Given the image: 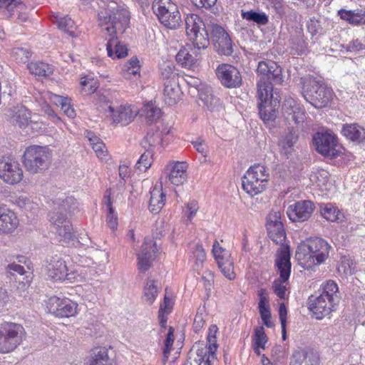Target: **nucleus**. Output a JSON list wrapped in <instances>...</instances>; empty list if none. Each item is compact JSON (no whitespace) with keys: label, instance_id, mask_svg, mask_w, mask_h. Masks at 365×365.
<instances>
[{"label":"nucleus","instance_id":"ea45409f","mask_svg":"<svg viewBox=\"0 0 365 365\" xmlns=\"http://www.w3.org/2000/svg\"><path fill=\"white\" fill-rule=\"evenodd\" d=\"M28 68L31 74L43 77L48 76L53 72L52 66L42 61L31 62L28 65Z\"/></svg>","mask_w":365,"mask_h":365},{"label":"nucleus","instance_id":"13d9d810","mask_svg":"<svg viewBox=\"0 0 365 365\" xmlns=\"http://www.w3.org/2000/svg\"><path fill=\"white\" fill-rule=\"evenodd\" d=\"M212 252L217 263L230 258V255L222 246H220V243L217 240L213 243Z\"/></svg>","mask_w":365,"mask_h":365},{"label":"nucleus","instance_id":"4468645a","mask_svg":"<svg viewBox=\"0 0 365 365\" xmlns=\"http://www.w3.org/2000/svg\"><path fill=\"white\" fill-rule=\"evenodd\" d=\"M159 253L156 241L151 238H145L138 256V267L140 272H147L152 266Z\"/></svg>","mask_w":365,"mask_h":365},{"label":"nucleus","instance_id":"e2e57ef3","mask_svg":"<svg viewBox=\"0 0 365 365\" xmlns=\"http://www.w3.org/2000/svg\"><path fill=\"white\" fill-rule=\"evenodd\" d=\"M192 257L195 259L196 265L198 267L202 264L206 259V254L205 250L200 245H195L192 249Z\"/></svg>","mask_w":365,"mask_h":365},{"label":"nucleus","instance_id":"2f4dec72","mask_svg":"<svg viewBox=\"0 0 365 365\" xmlns=\"http://www.w3.org/2000/svg\"><path fill=\"white\" fill-rule=\"evenodd\" d=\"M165 194L163 192L162 186H155L150 192L149 210L153 214H158L165 205Z\"/></svg>","mask_w":365,"mask_h":365},{"label":"nucleus","instance_id":"a211bd4d","mask_svg":"<svg viewBox=\"0 0 365 365\" xmlns=\"http://www.w3.org/2000/svg\"><path fill=\"white\" fill-rule=\"evenodd\" d=\"M216 75L221 83L227 88H237L242 85V78L235 66L222 63L217 66Z\"/></svg>","mask_w":365,"mask_h":365},{"label":"nucleus","instance_id":"a19ab883","mask_svg":"<svg viewBox=\"0 0 365 365\" xmlns=\"http://www.w3.org/2000/svg\"><path fill=\"white\" fill-rule=\"evenodd\" d=\"M298 140V134L293 129L282 137L279 142V146L284 154H287L293 149Z\"/></svg>","mask_w":365,"mask_h":365},{"label":"nucleus","instance_id":"aec40b11","mask_svg":"<svg viewBox=\"0 0 365 365\" xmlns=\"http://www.w3.org/2000/svg\"><path fill=\"white\" fill-rule=\"evenodd\" d=\"M280 218L279 212H273L269 215L267 219L268 235L276 244H283L286 238L285 231Z\"/></svg>","mask_w":365,"mask_h":365},{"label":"nucleus","instance_id":"f704fd0d","mask_svg":"<svg viewBox=\"0 0 365 365\" xmlns=\"http://www.w3.org/2000/svg\"><path fill=\"white\" fill-rule=\"evenodd\" d=\"M265 290L262 289L259 292V301L258 304L259 312L264 324L267 327H272L273 323L271 321V312L265 295Z\"/></svg>","mask_w":365,"mask_h":365},{"label":"nucleus","instance_id":"c85d7f7f","mask_svg":"<svg viewBox=\"0 0 365 365\" xmlns=\"http://www.w3.org/2000/svg\"><path fill=\"white\" fill-rule=\"evenodd\" d=\"M266 182L254 178V175L245 174L242 185L244 190L250 196L253 197L263 192L266 187Z\"/></svg>","mask_w":365,"mask_h":365},{"label":"nucleus","instance_id":"603ef678","mask_svg":"<svg viewBox=\"0 0 365 365\" xmlns=\"http://www.w3.org/2000/svg\"><path fill=\"white\" fill-rule=\"evenodd\" d=\"M55 19V23L57 24L61 30L69 34L71 36L74 35L76 26L74 21L71 18L68 16L58 18L56 16Z\"/></svg>","mask_w":365,"mask_h":365},{"label":"nucleus","instance_id":"052dcab7","mask_svg":"<svg viewBox=\"0 0 365 365\" xmlns=\"http://www.w3.org/2000/svg\"><path fill=\"white\" fill-rule=\"evenodd\" d=\"M144 112L146 118L150 121L156 120L161 115V110L153 103L146 104L144 106Z\"/></svg>","mask_w":365,"mask_h":365},{"label":"nucleus","instance_id":"58836bf2","mask_svg":"<svg viewBox=\"0 0 365 365\" xmlns=\"http://www.w3.org/2000/svg\"><path fill=\"white\" fill-rule=\"evenodd\" d=\"M185 26L186 33L188 36L205 28V24L202 19L194 14L187 15L185 18Z\"/></svg>","mask_w":365,"mask_h":365},{"label":"nucleus","instance_id":"c9c22d12","mask_svg":"<svg viewBox=\"0 0 365 365\" xmlns=\"http://www.w3.org/2000/svg\"><path fill=\"white\" fill-rule=\"evenodd\" d=\"M159 289L158 282L154 279H148L144 287L143 295L142 297L143 302L148 305H152L158 294Z\"/></svg>","mask_w":365,"mask_h":365},{"label":"nucleus","instance_id":"72a5a7b5","mask_svg":"<svg viewBox=\"0 0 365 365\" xmlns=\"http://www.w3.org/2000/svg\"><path fill=\"white\" fill-rule=\"evenodd\" d=\"M217 331V327L216 325H212L209 329V334L207 336L208 345L204 346L203 344H196L193 348L197 349V345L200 346V349H206V355L209 356L211 359H216L215 352L217 349L216 333Z\"/></svg>","mask_w":365,"mask_h":365},{"label":"nucleus","instance_id":"7ed1b4c3","mask_svg":"<svg viewBox=\"0 0 365 365\" xmlns=\"http://www.w3.org/2000/svg\"><path fill=\"white\" fill-rule=\"evenodd\" d=\"M329 249V245L322 238H311L298 246L295 257L302 267L309 269L325 261Z\"/></svg>","mask_w":365,"mask_h":365},{"label":"nucleus","instance_id":"774afa93","mask_svg":"<svg viewBox=\"0 0 365 365\" xmlns=\"http://www.w3.org/2000/svg\"><path fill=\"white\" fill-rule=\"evenodd\" d=\"M10 302V297L7 290L0 287V312L4 310Z\"/></svg>","mask_w":365,"mask_h":365},{"label":"nucleus","instance_id":"5fc2aeb1","mask_svg":"<svg viewBox=\"0 0 365 365\" xmlns=\"http://www.w3.org/2000/svg\"><path fill=\"white\" fill-rule=\"evenodd\" d=\"M195 354L196 357L192 358V354H190L183 365H202L207 356L206 349H200V346L197 345Z\"/></svg>","mask_w":365,"mask_h":365},{"label":"nucleus","instance_id":"2eb2a0df","mask_svg":"<svg viewBox=\"0 0 365 365\" xmlns=\"http://www.w3.org/2000/svg\"><path fill=\"white\" fill-rule=\"evenodd\" d=\"M23 178V171L19 163L9 157L0 159V178L9 184L19 182Z\"/></svg>","mask_w":365,"mask_h":365},{"label":"nucleus","instance_id":"680f3d73","mask_svg":"<svg viewBox=\"0 0 365 365\" xmlns=\"http://www.w3.org/2000/svg\"><path fill=\"white\" fill-rule=\"evenodd\" d=\"M174 342V329L172 327H169L168 332L165 340V346L163 348V356L165 359L168 358L172 346Z\"/></svg>","mask_w":365,"mask_h":365},{"label":"nucleus","instance_id":"4d7b16f0","mask_svg":"<svg viewBox=\"0 0 365 365\" xmlns=\"http://www.w3.org/2000/svg\"><path fill=\"white\" fill-rule=\"evenodd\" d=\"M145 150L136 163V168L140 171H146L152 164L153 150Z\"/></svg>","mask_w":365,"mask_h":365},{"label":"nucleus","instance_id":"a878e982","mask_svg":"<svg viewBox=\"0 0 365 365\" xmlns=\"http://www.w3.org/2000/svg\"><path fill=\"white\" fill-rule=\"evenodd\" d=\"M182 92L180 87V81L164 82L163 99L168 106L176 104L181 98Z\"/></svg>","mask_w":365,"mask_h":365},{"label":"nucleus","instance_id":"412c9836","mask_svg":"<svg viewBox=\"0 0 365 365\" xmlns=\"http://www.w3.org/2000/svg\"><path fill=\"white\" fill-rule=\"evenodd\" d=\"M46 275L55 281L68 279L66 262L58 256L52 257L46 266Z\"/></svg>","mask_w":365,"mask_h":365},{"label":"nucleus","instance_id":"bb28decb","mask_svg":"<svg viewBox=\"0 0 365 365\" xmlns=\"http://www.w3.org/2000/svg\"><path fill=\"white\" fill-rule=\"evenodd\" d=\"M186 169L187 167L183 163L177 162L170 165L167 168L169 173L166 175V178L174 185H182L187 180Z\"/></svg>","mask_w":365,"mask_h":365},{"label":"nucleus","instance_id":"c03bdc74","mask_svg":"<svg viewBox=\"0 0 365 365\" xmlns=\"http://www.w3.org/2000/svg\"><path fill=\"white\" fill-rule=\"evenodd\" d=\"M140 65L136 56L132 57L122 68V75L125 78H130L131 76H137L140 73Z\"/></svg>","mask_w":365,"mask_h":365},{"label":"nucleus","instance_id":"393cba45","mask_svg":"<svg viewBox=\"0 0 365 365\" xmlns=\"http://www.w3.org/2000/svg\"><path fill=\"white\" fill-rule=\"evenodd\" d=\"M8 115L10 122L20 128H25L29 123L33 124V121L31 120V112L21 104H18L11 108ZM34 124H36V123H34Z\"/></svg>","mask_w":365,"mask_h":365},{"label":"nucleus","instance_id":"c756f323","mask_svg":"<svg viewBox=\"0 0 365 365\" xmlns=\"http://www.w3.org/2000/svg\"><path fill=\"white\" fill-rule=\"evenodd\" d=\"M341 133L344 136L358 143L365 142V128L357 123L344 124Z\"/></svg>","mask_w":365,"mask_h":365},{"label":"nucleus","instance_id":"37998d69","mask_svg":"<svg viewBox=\"0 0 365 365\" xmlns=\"http://www.w3.org/2000/svg\"><path fill=\"white\" fill-rule=\"evenodd\" d=\"M199 97L203 105L210 110H214L220 105V98L215 96L210 89L207 88L205 91H201Z\"/></svg>","mask_w":365,"mask_h":365},{"label":"nucleus","instance_id":"8fccbe9b","mask_svg":"<svg viewBox=\"0 0 365 365\" xmlns=\"http://www.w3.org/2000/svg\"><path fill=\"white\" fill-rule=\"evenodd\" d=\"M254 349L257 354L259 355V348L265 349V344L267 341V336L264 332L263 327H258L255 329L254 335Z\"/></svg>","mask_w":365,"mask_h":365},{"label":"nucleus","instance_id":"f8f14e48","mask_svg":"<svg viewBox=\"0 0 365 365\" xmlns=\"http://www.w3.org/2000/svg\"><path fill=\"white\" fill-rule=\"evenodd\" d=\"M259 101L258 104L260 118L264 123L273 121L277 116L279 100L274 97L272 91H262V96L257 93Z\"/></svg>","mask_w":365,"mask_h":365},{"label":"nucleus","instance_id":"49530a36","mask_svg":"<svg viewBox=\"0 0 365 365\" xmlns=\"http://www.w3.org/2000/svg\"><path fill=\"white\" fill-rule=\"evenodd\" d=\"M160 76L165 82H172L180 80L178 73L175 71L173 62H165L160 66Z\"/></svg>","mask_w":365,"mask_h":365},{"label":"nucleus","instance_id":"4be33fe9","mask_svg":"<svg viewBox=\"0 0 365 365\" xmlns=\"http://www.w3.org/2000/svg\"><path fill=\"white\" fill-rule=\"evenodd\" d=\"M170 130L163 124L155 125L150 128L147 135L141 141V146L144 149L153 150L163 142V137L169 134Z\"/></svg>","mask_w":365,"mask_h":365},{"label":"nucleus","instance_id":"69168bd1","mask_svg":"<svg viewBox=\"0 0 365 365\" xmlns=\"http://www.w3.org/2000/svg\"><path fill=\"white\" fill-rule=\"evenodd\" d=\"M106 205L108 210V214L107 216V223L110 229L114 230L117 227L118 222L117 217L114 214L113 209L111 206L110 198L107 200Z\"/></svg>","mask_w":365,"mask_h":365},{"label":"nucleus","instance_id":"cd10ccee","mask_svg":"<svg viewBox=\"0 0 365 365\" xmlns=\"http://www.w3.org/2000/svg\"><path fill=\"white\" fill-rule=\"evenodd\" d=\"M18 225L19 220L14 212L0 208V233H11Z\"/></svg>","mask_w":365,"mask_h":365},{"label":"nucleus","instance_id":"79ce46f5","mask_svg":"<svg viewBox=\"0 0 365 365\" xmlns=\"http://www.w3.org/2000/svg\"><path fill=\"white\" fill-rule=\"evenodd\" d=\"M192 41L194 46L197 49L207 48L210 44L207 31L205 28L188 36Z\"/></svg>","mask_w":365,"mask_h":365},{"label":"nucleus","instance_id":"423d86ee","mask_svg":"<svg viewBox=\"0 0 365 365\" xmlns=\"http://www.w3.org/2000/svg\"><path fill=\"white\" fill-rule=\"evenodd\" d=\"M257 93L262 96V91H273L272 83L281 84L283 81L282 69L272 61H261L257 68Z\"/></svg>","mask_w":365,"mask_h":365},{"label":"nucleus","instance_id":"f257e3e1","mask_svg":"<svg viewBox=\"0 0 365 365\" xmlns=\"http://www.w3.org/2000/svg\"><path fill=\"white\" fill-rule=\"evenodd\" d=\"M101 10L98 13V26L106 31L109 38L106 44L107 53L113 59L128 56V48L115 37L118 33H123L130 23L129 11L113 0L101 1Z\"/></svg>","mask_w":365,"mask_h":365},{"label":"nucleus","instance_id":"9b49d317","mask_svg":"<svg viewBox=\"0 0 365 365\" xmlns=\"http://www.w3.org/2000/svg\"><path fill=\"white\" fill-rule=\"evenodd\" d=\"M316 150L330 159L339 155L337 137L331 131L317 132L312 138Z\"/></svg>","mask_w":365,"mask_h":365},{"label":"nucleus","instance_id":"dca6fc26","mask_svg":"<svg viewBox=\"0 0 365 365\" xmlns=\"http://www.w3.org/2000/svg\"><path fill=\"white\" fill-rule=\"evenodd\" d=\"M212 39L216 51L221 55L230 56L233 52L232 43L225 30L217 24L210 26Z\"/></svg>","mask_w":365,"mask_h":365},{"label":"nucleus","instance_id":"e433bc0d","mask_svg":"<svg viewBox=\"0 0 365 365\" xmlns=\"http://www.w3.org/2000/svg\"><path fill=\"white\" fill-rule=\"evenodd\" d=\"M241 16L248 22L256 24L258 26H264L269 21L268 16L262 11L255 10L241 11Z\"/></svg>","mask_w":365,"mask_h":365},{"label":"nucleus","instance_id":"39448f33","mask_svg":"<svg viewBox=\"0 0 365 365\" xmlns=\"http://www.w3.org/2000/svg\"><path fill=\"white\" fill-rule=\"evenodd\" d=\"M302 95L304 99L317 108L328 106L334 96L333 91L324 81L311 76L302 78Z\"/></svg>","mask_w":365,"mask_h":365},{"label":"nucleus","instance_id":"9d476101","mask_svg":"<svg viewBox=\"0 0 365 365\" xmlns=\"http://www.w3.org/2000/svg\"><path fill=\"white\" fill-rule=\"evenodd\" d=\"M275 261L279 278L274 281L272 289L278 297L284 299L287 296V285L291 273L290 253L288 247H282L278 250Z\"/></svg>","mask_w":365,"mask_h":365},{"label":"nucleus","instance_id":"473e14b6","mask_svg":"<svg viewBox=\"0 0 365 365\" xmlns=\"http://www.w3.org/2000/svg\"><path fill=\"white\" fill-rule=\"evenodd\" d=\"M320 212L324 219L330 222H341L345 219V216L341 211L331 203L322 204L320 205Z\"/></svg>","mask_w":365,"mask_h":365},{"label":"nucleus","instance_id":"5701e85b","mask_svg":"<svg viewBox=\"0 0 365 365\" xmlns=\"http://www.w3.org/2000/svg\"><path fill=\"white\" fill-rule=\"evenodd\" d=\"M282 110L284 118L289 122L293 121L296 124H299L305 119L304 111L292 98L284 100Z\"/></svg>","mask_w":365,"mask_h":365},{"label":"nucleus","instance_id":"de8ad7c7","mask_svg":"<svg viewBox=\"0 0 365 365\" xmlns=\"http://www.w3.org/2000/svg\"><path fill=\"white\" fill-rule=\"evenodd\" d=\"M53 101L56 106H61V110L68 117L73 118L76 115L75 110L71 104L70 98L54 95Z\"/></svg>","mask_w":365,"mask_h":365},{"label":"nucleus","instance_id":"a18cd8bd","mask_svg":"<svg viewBox=\"0 0 365 365\" xmlns=\"http://www.w3.org/2000/svg\"><path fill=\"white\" fill-rule=\"evenodd\" d=\"M88 365H113L108 357V351L105 349H96L89 359Z\"/></svg>","mask_w":365,"mask_h":365},{"label":"nucleus","instance_id":"f3484780","mask_svg":"<svg viewBox=\"0 0 365 365\" xmlns=\"http://www.w3.org/2000/svg\"><path fill=\"white\" fill-rule=\"evenodd\" d=\"M309 309L315 316L316 319H322L328 316L336 309L339 302L330 299L322 295L318 297L311 296L308 299Z\"/></svg>","mask_w":365,"mask_h":365},{"label":"nucleus","instance_id":"b1692460","mask_svg":"<svg viewBox=\"0 0 365 365\" xmlns=\"http://www.w3.org/2000/svg\"><path fill=\"white\" fill-rule=\"evenodd\" d=\"M319 356L316 351L299 349L293 352L289 365H319Z\"/></svg>","mask_w":365,"mask_h":365},{"label":"nucleus","instance_id":"0e129e2a","mask_svg":"<svg viewBox=\"0 0 365 365\" xmlns=\"http://www.w3.org/2000/svg\"><path fill=\"white\" fill-rule=\"evenodd\" d=\"M92 148L100 160L107 162L109 160V155L103 141L96 144Z\"/></svg>","mask_w":365,"mask_h":365},{"label":"nucleus","instance_id":"0eeeda50","mask_svg":"<svg viewBox=\"0 0 365 365\" xmlns=\"http://www.w3.org/2000/svg\"><path fill=\"white\" fill-rule=\"evenodd\" d=\"M23 157L26 169L33 174L39 173L48 168L52 150L48 146L34 145L26 149Z\"/></svg>","mask_w":365,"mask_h":365},{"label":"nucleus","instance_id":"1a4fd4ad","mask_svg":"<svg viewBox=\"0 0 365 365\" xmlns=\"http://www.w3.org/2000/svg\"><path fill=\"white\" fill-rule=\"evenodd\" d=\"M26 337L22 325L9 322L0 324V353L6 354L16 349Z\"/></svg>","mask_w":365,"mask_h":365},{"label":"nucleus","instance_id":"4c0bfd02","mask_svg":"<svg viewBox=\"0 0 365 365\" xmlns=\"http://www.w3.org/2000/svg\"><path fill=\"white\" fill-rule=\"evenodd\" d=\"M341 19L349 21L353 25L365 24V11H352L345 9L339 11Z\"/></svg>","mask_w":365,"mask_h":365},{"label":"nucleus","instance_id":"6e6d98bb","mask_svg":"<svg viewBox=\"0 0 365 365\" xmlns=\"http://www.w3.org/2000/svg\"><path fill=\"white\" fill-rule=\"evenodd\" d=\"M218 267L220 269L223 275L229 280H233L235 278L234 272L233 262L230 258L217 263Z\"/></svg>","mask_w":365,"mask_h":365},{"label":"nucleus","instance_id":"3c124183","mask_svg":"<svg viewBox=\"0 0 365 365\" xmlns=\"http://www.w3.org/2000/svg\"><path fill=\"white\" fill-rule=\"evenodd\" d=\"M337 292L338 286L336 283L332 280H329L322 285L320 295L329 297L330 299H333L334 301L339 302V297Z\"/></svg>","mask_w":365,"mask_h":365},{"label":"nucleus","instance_id":"6e6552de","mask_svg":"<svg viewBox=\"0 0 365 365\" xmlns=\"http://www.w3.org/2000/svg\"><path fill=\"white\" fill-rule=\"evenodd\" d=\"M152 9L160 24L166 28L177 29L182 25L178 6L172 0H154Z\"/></svg>","mask_w":365,"mask_h":365},{"label":"nucleus","instance_id":"7c9ffc66","mask_svg":"<svg viewBox=\"0 0 365 365\" xmlns=\"http://www.w3.org/2000/svg\"><path fill=\"white\" fill-rule=\"evenodd\" d=\"M290 48L294 51V54L302 55L308 48V43L304 38V32L302 29H296L289 39Z\"/></svg>","mask_w":365,"mask_h":365},{"label":"nucleus","instance_id":"864d4df0","mask_svg":"<svg viewBox=\"0 0 365 365\" xmlns=\"http://www.w3.org/2000/svg\"><path fill=\"white\" fill-rule=\"evenodd\" d=\"M176 61L184 67H191L195 64L196 58L186 48H182L177 53Z\"/></svg>","mask_w":365,"mask_h":365},{"label":"nucleus","instance_id":"ddd939ff","mask_svg":"<svg viewBox=\"0 0 365 365\" xmlns=\"http://www.w3.org/2000/svg\"><path fill=\"white\" fill-rule=\"evenodd\" d=\"M78 304L68 298L61 299L53 296L48 299V312L58 317H71L77 313Z\"/></svg>","mask_w":365,"mask_h":365},{"label":"nucleus","instance_id":"6ab92c4d","mask_svg":"<svg viewBox=\"0 0 365 365\" xmlns=\"http://www.w3.org/2000/svg\"><path fill=\"white\" fill-rule=\"evenodd\" d=\"M314 210V203L309 200H302L288 207L287 214L292 222H304L312 215Z\"/></svg>","mask_w":365,"mask_h":365},{"label":"nucleus","instance_id":"20e7f679","mask_svg":"<svg viewBox=\"0 0 365 365\" xmlns=\"http://www.w3.org/2000/svg\"><path fill=\"white\" fill-rule=\"evenodd\" d=\"M102 99L103 105L107 108L106 117L112 125L126 126L138 115L137 108L124 102L117 92H113L109 97H103Z\"/></svg>","mask_w":365,"mask_h":365},{"label":"nucleus","instance_id":"bf43d9fd","mask_svg":"<svg viewBox=\"0 0 365 365\" xmlns=\"http://www.w3.org/2000/svg\"><path fill=\"white\" fill-rule=\"evenodd\" d=\"M12 56L16 61L26 63L29 61L31 53L27 48L16 47L12 50Z\"/></svg>","mask_w":365,"mask_h":365},{"label":"nucleus","instance_id":"09e8293b","mask_svg":"<svg viewBox=\"0 0 365 365\" xmlns=\"http://www.w3.org/2000/svg\"><path fill=\"white\" fill-rule=\"evenodd\" d=\"M246 174L249 175H254V178L261 181L267 182L269 179V170L263 165L256 164L251 166Z\"/></svg>","mask_w":365,"mask_h":365},{"label":"nucleus","instance_id":"338daca9","mask_svg":"<svg viewBox=\"0 0 365 365\" xmlns=\"http://www.w3.org/2000/svg\"><path fill=\"white\" fill-rule=\"evenodd\" d=\"M205 315L202 312H197L193 322V330L198 333L204 327L205 323Z\"/></svg>","mask_w":365,"mask_h":365},{"label":"nucleus","instance_id":"f03ea898","mask_svg":"<svg viewBox=\"0 0 365 365\" xmlns=\"http://www.w3.org/2000/svg\"><path fill=\"white\" fill-rule=\"evenodd\" d=\"M76 204V199L72 196L59 197L55 202L53 210L49 213V222L60 237V241L68 242L73 237L72 225L67 217V213L73 211Z\"/></svg>","mask_w":365,"mask_h":365}]
</instances>
